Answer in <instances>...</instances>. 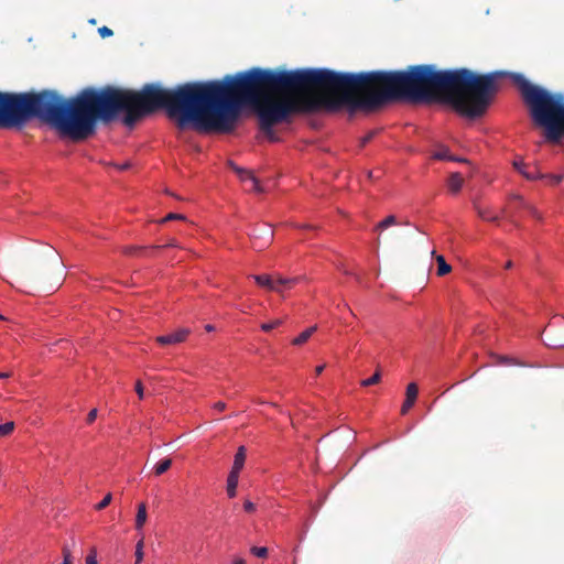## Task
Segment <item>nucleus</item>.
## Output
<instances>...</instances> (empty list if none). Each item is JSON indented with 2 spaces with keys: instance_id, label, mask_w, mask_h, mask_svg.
<instances>
[{
  "instance_id": "1",
  "label": "nucleus",
  "mask_w": 564,
  "mask_h": 564,
  "mask_svg": "<svg viewBox=\"0 0 564 564\" xmlns=\"http://www.w3.org/2000/svg\"><path fill=\"white\" fill-rule=\"evenodd\" d=\"M383 101L429 102L437 91H447V101L462 116L470 119L485 113L496 95L517 87L529 107V79L523 75L495 70L476 74L468 68L437 70L434 65L410 66L406 70L336 72L322 67L323 90H370Z\"/></svg>"
},
{
  "instance_id": "2",
  "label": "nucleus",
  "mask_w": 564,
  "mask_h": 564,
  "mask_svg": "<svg viewBox=\"0 0 564 564\" xmlns=\"http://www.w3.org/2000/svg\"><path fill=\"white\" fill-rule=\"evenodd\" d=\"M158 109H164L181 128L194 123L219 130L215 80H208L186 83L173 90L155 83L145 84L138 93L86 88L75 98L64 99V134L83 138L93 132L98 120L109 121L119 112L124 115L123 122L132 127Z\"/></svg>"
},
{
  "instance_id": "3",
  "label": "nucleus",
  "mask_w": 564,
  "mask_h": 564,
  "mask_svg": "<svg viewBox=\"0 0 564 564\" xmlns=\"http://www.w3.org/2000/svg\"><path fill=\"white\" fill-rule=\"evenodd\" d=\"M314 88L322 89V67L280 72L254 67L215 80L219 131H230L242 107L269 94Z\"/></svg>"
},
{
  "instance_id": "4",
  "label": "nucleus",
  "mask_w": 564,
  "mask_h": 564,
  "mask_svg": "<svg viewBox=\"0 0 564 564\" xmlns=\"http://www.w3.org/2000/svg\"><path fill=\"white\" fill-rule=\"evenodd\" d=\"M32 118L50 123L64 134V99L50 89L18 94L0 91V127H22Z\"/></svg>"
},
{
  "instance_id": "5",
  "label": "nucleus",
  "mask_w": 564,
  "mask_h": 564,
  "mask_svg": "<svg viewBox=\"0 0 564 564\" xmlns=\"http://www.w3.org/2000/svg\"><path fill=\"white\" fill-rule=\"evenodd\" d=\"M257 106V113L261 130H263L271 140H275L272 127L284 121L291 113L300 110L299 102L294 99L270 100L261 99Z\"/></svg>"
},
{
  "instance_id": "6",
  "label": "nucleus",
  "mask_w": 564,
  "mask_h": 564,
  "mask_svg": "<svg viewBox=\"0 0 564 564\" xmlns=\"http://www.w3.org/2000/svg\"><path fill=\"white\" fill-rule=\"evenodd\" d=\"M345 91V106L344 108L348 110L350 115L355 113L357 110H372L387 101L382 100V96L379 94H367L364 97H358L352 94L354 90H344Z\"/></svg>"
},
{
  "instance_id": "7",
  "label": "nucleus",
  "mask_w": 564,
  "mask_h": 564,
  "mask_svg": "<svg viewBox=\"0 0 564 564\" xmlns=\"http://www.w3.org/2000/svg\"><path fill=\"white\" fill-rule=\"evenodd\" d=\"M251 278L256 281V283L262 288H265L270 291L282 293L285 290L292 289L295 284L301 281V276L293 278H279L273 280L268 274H253Z\"/></svg>"
},
{
  "instance_id": "8",
  "label": "nucleus",
  "mask_w": 564,
  "mask_h": 564,
  "mask_svg": "<svg viewBox=\"0 0 564 564\" xmlns=\"http://www.w3.org/2000/svg\"><path fill=\"white\" fill-rule=\"evenodd\" d=\"M345 99V91H341L340 96H328L324 97L317 100H310L307 101L306 108L307 109H316V108H324L327 111L336 112L340 109H344V106L346 104Z\"/></svg>"
},
{
  "instance_id": "9",
  "label": "nucleus",
  "mask_w": 564,
  "mask_h": 564,
  "mask_svg": "<svg viewBox=\"0 0 564 564\" xmlns=\"http://www.w3.org/2000/svg\"><path fill=\"white\" fill-rule=\"evenodd\" d=\"M250 237L252 239L253 248L261 250L271 243L273 239V230L269 225L263 224L256 228Z\"/></svg>"
},
{
  "instance_id": "10",
  "label": "nucleus",
  "mask_w": 564,
  "mask_h": 564,
  "mask_svg": "<svg viewBox=\"0 0 564 564\" xmlns=\"http://www.w3.org/2000/svg\"><path fill=\"white\" fill-rule=\"evenodd\" d=\"M189 334V328H180L174 333L158 336L156 341L160 345H175L185 341Z\"/></svg>"
},
{
  "instance_id": "11",
  "label": "nucleus",
  "mask_w": 564,
  "mask_h": 564,
  "mask_svg": "<svg viewBox=\"0 0 564 564\" xmlns=\"http://www.w3.org/2000/svg\"><path fill=\"white\" fill-rule=\"evenodd\" d=\"M229 164L232 167V170L238 174L240 181L243 184H247V181H251V189L259 194L263 193L262 186L260 185L259 181L257 180V177L253 175V173L251 171L241 169L238 165H236L234 162H230Z\"/></svg>"
},
{
  "instance_id": "12",
  "label": "nucleus",
  "mask_w": 564,
  "mask_h": 564,
  "mask_svg": "<svg viewBox=\"0 0 564 564\" xmlns=\"http://www.w3.org/2000/svg\"><path fill=\"white\" fill-rule=\"evenodd\" d=\"M564 138V97L557 95V143Z\"/></svg>"
},
{
  "instance_id": "13",
  "label": "nucleus",
  "mask_w": 564,
  "mask_h": 564,
  "mask_svg": "<svg viewBox=\"0 0 564 564\" xmlns=\"http://www.w3.org/2000/svg\"><path fill=\"white\" fill-rule=\"evenodd\" d=\"M446 185H447L448 191L452 194L456 195L463 188V185H464L463 176L457 172L452 173L447 178Z\"/></svg>"
},
{
  "instance_id": "14",
  "label": "nucleus",
  "mask_w": 564,
  "mask_h": 564,
  "mask_svg": "<svg viewBox=\"0 0 564 564\" xmlns=\"http://www.w3.org/2000/svg\"><path fill=\"white\" fill-rule=\"evenodd\" d=\"M246 460V449L245 446H240L235 454L234 464L231 467V473L240 474L241 469L243 468Z\"/></svg>"
},
{
  "instance_id": "15",
  "label": "nucleus",
  "mask_w": 564,
  "mask_h": 564,
  "mask_svg": "<svg viewBox=\"0 0 564 564\" xmlns=\"http://www.w3.org/2000/svg\"><path fill=\"white\" fill-rule=\"evenodd\" d=\"M148 513H147V507L144 502H141L138 506V511L135 516V530L139 531L142 534L143 525L147 521Z\"/></svg>"
},
{
  "instance_id": "16",
  "label": "nucleus",
  "mask_w": 564,
  "mask_h": 564,
  "mask_svg": "<svg viewBox=\"0 0 564 564\" xmlns=\"http://www.w3.org/2000/svg\"><path fill=\"white\" fill-rule=\"evenodd\" d=\"M475 209L477 212V215L482 219V220H486V221H497L499 219V216L497 214H495L490 208L488 207H482L478 204H475Z\"/></svg>"
},
{
  "instance_id": "17",
  "label": "nucleus",
  "mask_w": 564,
  "mask_h": 564,
  "mask_svg": "<svg viewBox=\"0 0 564 564\" xmlns=\"http://www.w3.org/2000/svg\"><path fill=\"white\" fill-rule=\"evenodd\" d=\"M239 481V474L229 471L227 477V495L229 498H234L237 495V486Z\"/></svg>"
},
{
  "instance_id": "18",
  "label": "nucleus",
  "mask_w": 564,
  "mask_h": 564,
  "mask_svg": "<svg viewBox=\"0 0 564 564\" xmlns=\"http://www.w3.org/2000/svg\"><path fill=\"white\" fill-rule=\"evenodd\" d=\"M316 329H317V326H315V325L306 328L305 330H303L301 334H299L292 340V344L295 346L303 345L304 343H306L310 339V337L316 332Z\"/></svg>"
},
{
  "instance_id": "19",
  "label": "nucleus",
  "mask_w": 564,
  "mask_h": 564,
  "mask_svg": "<svg viewBox=\"0 0 564 564\" xmlns=\"http://www.w3.org/2000/svg\"><path fill=\"white\" fill-rule=\"evenodd\" d=\"M433 159L435 160H446V161H454V162H463L464 160L454 155L449 154L448 149L443 148L438 151L434 152Z\"/></svg>"
},
{
  "instance_id": "20",
  "label": "nucleus",
  "mask_w": 564,
  "mask_h": 564,
  "mask_svg": "<svg viewBox=\"0 0 564 564\" xmlns=\"http://www.w3.org/2000/svg\"><path fill=\"white\" fill-rule=\"evenodd\" d=\"M171 466H172V459H170V458L161 459L153 467L154 474L156 476H160V475L164 474Z\"/></svg>"
},
{
  "instance_id": "21",
  "label": "nucleus",
  "mask_w": 564,
  "mask_h": 564,
  "mask_svg": "<svg viewBox=\"0 0 564 564\" xmlns=\"http://www.w3.org/2000/svg\"><path fill=\"white\" fill-rule=\"evenodd\" d=\"M393 225H397V218L393 215H389L376 225L375 230H384Z\"/></svg>"
},
{
  "instance_id": "22",
  "label": "nucleus",
  "mask_w": 564,
  "mask_h": 564,
  "mask_svg": "<svg viewBox=\"0 0 564 564\" xmlns=\"http://www.w3.org/2000/svg\"><path fill=\"white\" fill-rule=\"evenodd\" d=\"M514 169L522 174L524 177L529 178V171L527 169V163L523 158H517L513 160Z\"/></svg>"
},
{
  "instance_id": "23",
  "label": "nucleus",
  "mask_w": 564,
  "mask_h": 564,
  "mask_svg": "<svg viewBox=\"0 0 564 564\" xmlns=\"http://www.w3.org/2000/svg\"><path fill=\"white\" fill-rule=\"evenodd\" d=\"M437 260V274L445 275L451 271V265L445 261L443 256H438Z\"/></svg>"
},
{
  "instance_id": "24",
  "label": "nucleus",
  "mask_w": 564,
  "mask_h": 564,
  "mask_svg": "<svg viewBox=\"0 0 564 564\" xmlns=\"http://www.w3.org/2000/svg\"><path fill=\"white\" fill-rule=\"evenodd\" d=\"M546 346L553 348H563L564 347V335H557L551 337L549 341H544Z\"/></svg>"
},
{
  "instance_id": "25",
  "label": "nucleus",
  "mask_w": 564,
  "mask_h": 564,
  "mask_svg": "<svg viewBox=\"0 0 564 564\" xmlns=\"http://www.w3.org/2000/svg\"><path fill=\"white\" fill-rule=\"evenodd\" d=\"M417 386L416 383L414 382H411L408 384L406 387V392H405V399H409V400H412V401H416V398H417Z\"/></svg>"
},
{
  "instance_id": "26",
  "label": "nucleus",
  "mask_w": 564,
  "mask_h": 564,
  "mask_svg": "<svg viewBox=\"0 0 564 564\" xmlns=\"http://www.w3.org/2000/svg\"><path fill=\"white\" fill-rule=\"evenodd\" d=\"M523 204V199L522 198H519V197H516L513 198L510 203H509V206H508V209L505 212L506 213V216L507 217H510L512 219V221H517L514 216L512 215V208L518 206V205H521Z\"/></svg>"
},
{
  "instance_id": "27",
  "label": "nucleus",
  "mask_w": 564,
  "mask_h": 564,
  "mask_svg": "<svg viewBox=\"0 0 564 564\" xmlns=\"http://www.w3.org/2000/svg\"><path fill=\"white\" fill-rule=\"evenodd\" d=\"M143 545H144V542H143V536H141V539L138 541L137 545H135V564H140L143 560Z\"/></svg>"
},
{
  "instance_id": "28",
  "label": "nucleus",
  "mask_w": 564,
  "mask_h": 564,
  "mask_svg": "<svg viewBox=\"0 0 564 564\" xmlns=\"http://www.w3.org/2000/svg\"><path fill=\"white\" fill-rule=\"evenodd\" d=\"M381 375L379 371H376L371 377L365 379L361 381L362 387H370L372 384H376L380 381Z\"/></svg>"
},
{
  "instance_id": "29",
  "label": "nucleus",
  "mask_w": 564,
  "mask_h": 564,
  "mask_svg": "<svg viewBox=\"0 0 564 564\" xmlns=\"http://www.w3.org/2000/svg\"><path fill=\"white\" fill-rule=\"evenodd\" d=\"M14 430V423L13 422H6L3 424H0V437L7 436Z\"/></svg>"
},
{
  "instance_id": "30",
  "label": "nucleus",
  "mask_w": 564,
  "mask_h": 564,
  "mask_svg": "<svg viewBox=\"0 0 564 564\" xmlns=\"http://www.w3.org/2000/svg\"><path fill=\"white\" fill-rule=\"evenodd\" d=\"M282 324V321L281 319H275L273 322H269V323H263L261 324V329L263 332H270L272 330L273 328L280 326Z\"/></svg>"
},
{
  "instance_id": "31",
  "label": "nucleus",
  "mask_w": 564,
  "mask_h": 564,
  "mask_svg": "<svg viewBox=\"0 0 564 564\" xmlns=\"http://www.w3.org/2000/svg\"><path fill=\"white\" fill-rule=\"evenodd\" d=\"M251 553L257 557H265L268 555V549L265 546H253Z\"/></svg>"
},
{
  "instance_id": "32",
  "label": "nucleus",
  "mask_w": 564,
  "mask_h": 564,
  "mask_svg": "<svg viewBox=\"0 0 564 564\" xmlns=\"http://www.w3.org/2000/svg\"><path fill=\"white\" fill-rule=\"evenodd\" d=\"M186 217L185 215L183 214H176V213H170L167 214L162 220L161 223H165V221H169V220H185Z\"/></svg>"
},
{
  "instance_id": "33",
  "label": "nucleus",
  "mask_w": 564,
  "mask_h": 564,
  "mask_svg": "<svg viewBox=\"0 0 564 564\" xmlns=\"http://www.w3.org/2000/svg\"><path fill=\"white\" fill-rule=\"evenodd\" d=\"M111 499H112L111 494H107V495L101 499V501L97 503L96 509H97V510H102V509H105L107 506H109V503L111 502Z\"/></svg>"
},
{
  "instance_id": "34",
  "label": "nucleus",
  "mask_w": 564,
  "mask_h": 564,
  "mask_svg": "<svg viewBox=\"0 0 564 564\" xmlns=\"http://www.w3.org/2000/svg\"><path fill=\"white\" fill-rule=\"evenodd\" d=\"M62 564H73L72 553L67 546L63 547V563Z\"/></svg>"
},
{
  "instance_id": "35",
  "label": "nucleus",
  "mask_w": 564,
  "mask_h": 564,
  "mask_svg": "<svg viewBox=\"0 0 564 564\" xmlns=\"http://www.w3.org/2000/svg\"><path fill=\"white\" fill-rule=\"evenodd\" d=\"M414 401L405 399L401 408L402 414H405L414 405Z\"/></svg>"
},
{
  "instance_id": "36",
  "label": "nucleus",
  "mask_w": 564,
  "mask_h": 564,
  "mask_svg": "<svg viewBox=\"0 0 564 564\" xmlns=\"http://www.w3.org/2000/svg\"><path fill=\"white\" fill-rule=\"evenodd\" d=\"M97 414H98V410L97 409H91L88 414H87V419H86V422L88 424H91L96 417H97Z\"/></svg>"
},
{
  "instance_id": "37",
  "label": "nucleus",
  "mask_w": 564,
  "mask_h": 564,
  "mask_svg": "<svg viewBox=\"0 0 564 564\" xmlns=\"http://www.w3.org/2000/svg\"><path fill=\"white\" fill-rule=\"evenodd\" d=\"M243 509L246 512H253L256 510V505L250 500H246L243 502Z\"/></svg>"
},
{
  "instance_id": "38",
  "label": "nucleus",
  "mask_w": 564,
  "mask_h": 564,
  "mask_svg": "<svg viewBox=\"0 0 564 564\" xmlns=\"http://www.w3.org/2000/svg\"><path fill=\"white\" fill-rule=\"evenodd\" d=\"M98 33L101 37L110 36L112 35V31L108 26H101L98 30Z\"/></svg>"
},
{
  "instance_id": "39",
  "label": "nucleus",
  "mask_w": 564,
  "mask_h": 564,
  "mask_svg": "<svg viewBox=\"0 0 564 564\" xmlns=\"http://www.w3.org/2000/svg\"><path fill=\"white\" fill-rule=\"evenodd\" d=\"M226 406H227V405H226V403H225V402H223V401H217V402H215V403H214L213 409H214V410H216V411L221 412V411H224V410L226 409Z\"/></svg>"
},
{
  "instance_id": "40",
  "label": "nucleus",
  "mask_w": 564,
  "mask_h": 564,
  "mask_svg": "<svg viewBox=\"0 0 564 564\" xmlns=\"http://www.w3.org/2000/svg\"><path fill=\"white\" fill-rule=\"evenodd\" d=\"M135 392L140 399H143V386H142L141 381H137Z\"/></svg>"
},
{
  "instance_id": "41",
  "label": "nucleus",
  "mask_w": 564,
  "mask_h": 564,
  "mask_svg": "<svg viewBox=\"0 0 564 564\" xmlns=\"http://www.w3.org/2000/svg\"><path fill=\"white\" fill-rule=\"evenodd\" d=\"M85 564H97L96 554L95 553L88 554L86 557Z\"/></svg>"
},
{
  "instance_id": "42",
  "label": "nucleus",
  "mask_w": 564,
  "mask_h": 564,
  "mask_svg": "<svg viewBox=\"0 0 564 564\" xmlns=\"http://www.w3.org/2000/svg\"><path fill=\"white\" fill-rule=\"evenodd\" d=\"M501 362L506 364V365H518V362H516L514 358H509V357H505Z\"/></svg>"
},
{
  "instance_id": "43",
  "label": "nucleus",
  "mask_w": 564,
  "mask_h": 564,
  "mask_svg": "<svg viewBox=\"0 0 564 564\" xmlns=\"http://www.w3.org/2000/svg\"><path fill=\"white\" fill-rule=\"evenodd\" d=\"M550 178L552 181V184H558L563 180V176L562 175H551Z\"/></svg>"
},
{
  "instance_id": "44",
  "label": "nucleus",
  "mask_w": 564,
  "mask_h": 564,
  "mask_svg": "<svg viewBox=\"0 0 564 564\" xmlns=\"http://www.w3.org/2000/svg\"><path fill=\"white\" fill-rule=\"evenodd\" d=\"M325 369V365H319L315 368V375L319 376Z\"/></svg>"
},
{
  "instance_id": "45",
  "label": "nucleus",
  "mask_w": 564,
  "mask_h": 564,
  "mask_svg": "<svg viewBox=\"0 0 564 564\" xmlns=\"http://www.w3.org/2000/svg\"><path fill=\"white\" fill-rule=\"evenodd\" d=\"M205 329H206L207 332H213V330L215 329V327H214L213 325H210V324H207V325L205 326Z\"/></svg>"
},
{
  "instance_id": "46",
  "label": "nucleus",
  "mask_w": 564,
  "mask_h": 564,
  "mask_svg": "<svg viewBox=\"0 0 564 564\" xmlns=\"http://www.w3.org/2000/svg\"><path fill=\"white\" fill-rule=\"evenodd\" d=\"M9 377L8 372H0V379H6Z\"/></svg>"
},
{
  "instance_id": "47",
  "label": "nucleus",
  "mask_w": 564,
  "mask_h": 564,
  "mask_svg": "<svg viewBox=\"0 0 564 564\" xmlns=\"http://www.w3.org/2000/svg\"><path fill=\"white\" fill-rule=\"evenodd\" d=\"M234 564H247L243 560L239 558L234 562Z\"/></svg>"
},
{
  "instance_id": "48",
  "label": "nucleus",
  "mask_w": 564,
  "mask_h": 564,
  "mask_svg": "<svg viewBox=\"0 0 564 564\" xmlns=\"http://www.w3.org/2000/svg\"><path fill=\"white\" fill-rule=\"evenodd\" d=\"M245 185H246L248 191H252L251 189V181H247V184H245Z\"/></svg>"
},
{
  "instance_id": "49",
  "label": "nucleus",
  "mask_w": 564,
  "mask_h": 564,
  "mask_svg": "<svg viewBox=\"0 0 564 564\" xmlns=\"http://www.w3.org/2000/svg\"><path fill=\"white\" fill-rule=\"evenodd\" d=\"M531 217H538V213L531 208L530 212Z\"/></svg>"
},
{
  "instance_id": "50",
  "label": "nucleus",
  "mask_w": 564,
  "mask_h": 564,
  "mask_svg": "<svg viewBox=\"0 0 564 564\" xmlns=\"http://www.w3.org/2000/svg\"><path fill=\"white\" fill-rule=\"evenodd\" d=\"M512 267V262L511 261H508L507 264H506V268L507 269H510Z\"/></svg>"
},
{
  "instance_id": "51",
  "label": "nucleus",
  "mask_w": 564,
  "mask_h": 564,
  "mask_svg": "<svg viewBox=\"0 0 564 564\" xmlns=\"http://www.w3.org/2000/svg\"><path fill=\"white\" fill-rule=\"evenodd\" d=\"M129 164L126 163V164H122L121 169L124 170V169H128Z\"/></svg>"
},
{
  "instance_id": "52",
  "label": "nucleus",
  "mask_w": 564,
  "mask_h": 564,
  "mask_svg": "<svg viewBox=\"0 0 564 564\" xmlns=\"http://www.w3.org/2000/svg\"><path fill=\"white\" fill-rule=\"evenodd\" d=\"M4 317L0 314V319H3Z\"/></svg>"
}]
</instances>
